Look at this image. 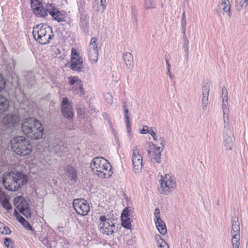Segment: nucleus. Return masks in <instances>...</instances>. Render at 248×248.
Returning a JSON list of instances; mask_svg holds the SVG:
<instances>
[{
    "label": "nucleus",
    "mask_w": 248,
    "mask_h": 248,
    "mask_svg": "<svg viewBox=\"0 0 248 248\" xmlns=\"http://www.w3.org/2000/svg\"><path fill=\"white\" fill-rule=\"evenodd\" d=\"M68 65L72 70L77 72H81L84 67L83 58L75 48L71 49L70 61L68 62Z\"/></svg>",
    "instance_id": "6e6552de"
},
{
    "label": "nucleus",
    "mask_w": 248,
    "mask_h": 248,
    "mask_svg": "<svg viewBox=\"0 0 248 248\" xmlns=\"http://www.w3.org/2000/svg\"><path fill=\"white\" fill-rule=\"evenodd\" d=\"M62 53V54L60 55L59 57L60 58L63 60L65 58V57L67 56V52L64 50H63V51Z\"/></svg>",
    "instance_id": "5fc2aeb1"
},
{
    "label": "nucleus",
    "mask_w": 248,
    "mask_h": 248,
    "mask_svg": "<svg viewBox=\"0 0 248 248\" xmlns=\"http://www.w3.org/2000/svg\"><path fill=\"white\" fill-rule=\"evenodd\" d=\"M209 87L208 85H204L202 89V106L203 110H205L209 103Z\"/></svg>",
    "instance_id": "aec40b11"
},
{
    "label": "nucleus",
    "mask_w": 248,
    "mask_h": 248,
    "mask_svg": "<svg viewBox=\"0 0 248 248\" xmlns=\"http://www.w3.org/2000/svg\"><path fill=\"white\" fill-rule=\"evenodd\" d=\"M53 50L56 56H58L59 55H60L64 50L62 48L56 47H54Z\"/></svg>",
    "instance_id": "de8ad7c7"
},
{
    "label": "nucleus",
    "mask_w": 248,
    "mask_h": 248,
    "mask_svg": "<svg viewBox=\"0 0 248 248\" xmlns=\"http://www.w3.org/2000/svg\"><path fill=\"white\" fill-rule=\"evenodd\" d=\"M222 111L223 114L224 124H229L228 115L229 112L228 100H222Z\"/></svg>",
    "instance_id": "5701e85b"
},
{
    "label": "nucleus",
    "mask_w": 248,
    "mask_h": 248,
    "mask_svg": "<svg viewBox=\"0 0 248 248\" xmlns=\"http://www.w3.org/2000/svg\"><path fill=\"white\" fill-rule=\"evenodd\" d=\"M232 134L229 125L224 124L223 145L226 150H231L233 147Z\"/></svg>",
    "instance_id": "ddd939ff"
},
{
    "label": "nucleus",
    "mask_w": 248,
    "mask_h": 248,
    "mask_svg": "<svg viewBox=\"0 0 248 248\" xmlns=\"http://www.w3.org/2000/svg\"><path fill=\"white\" fill-rule=\"evenodd\" d=\"M47 10L48 13L55 20L59 22L64 20L65 17L64 15L52 4L47 5Z\"/></svg>",
    "instance_id": "6ab92c4d"
},
{
    "label": "nucleus",
    "mask_w": 248,
    "mask_h": 248,
    "mask_svg": "<svg viewBox=\"0 0 248 248\" xmlns=\"http://www.w3.org/2000/svg\"><path fill=\"white\" fill-rule=\"evenodd\" d=\"M166 66H167V70L168 71L169 69L170 70H171V66H170V65L168 61L166 60Z\"/></svg>",
    "instance_id": "6e6d98bb"
},
{
    "label": "nucleus",
    "mask_w": 248,
    "mask_h": 248,
    "mask_svg": "<svg viewBox=\"0 0 248 248\" xmlns=\"http://www.w3.org/2000/svg\"><path fill=\"white\" fill-rule=\"evenodd\" d=\"M2 182L5 189L11 191H16L27 182L26 177L21 172L5 173Z\"/></svg>",
    "instance_id": "f03ea898"
},
{
    "label": "nucleus",
    "mask_w": 248,
    "mask_h": 248,
    "mask_svg": "<svg viewBox=\"0 0 248 248\" xmlns=\"http://www.w3.org/2000/svg\"><path fill=\"white\" fill-rule=\"evenodd\" d=\"M93 171L102 179L109 178L112 174L109 162L102 157L93 158L90 164Z\"/></svg>",
    "instance_id": "20e7f679"
},
{
    "label": "nucleus",
    "mask_w": 248,
    "mask_h": 248,
    "mask_svg": "<svg viewBox=\"0 0 248 248\" xmlns=\"http://www.w3.org/2000/svg\"><path fill=\"white\" fill-rule=\"evenodd\" d=\"M47 5H46L45 7H41L39 10V13H34L36 16L41 17H45L47 15Z\"/></svg>",
    "instance_id": "72a5a7b5"
},
{
    "label": "nucleus",
    "mask_w": 248,
    "mask_h": 248,
    "mask_svg": "<svg viewBox=\"0 0 248 248\" xmlns=\"http://www.w3.org/2000/svg\"><path fill=\"white\" fill-rule=\"evenodd\" d=\"M240 234V226L238 218L233 217L232 220L231 235Z\"/></svg>",
    "instance_id": "b1692460"
},
{
    "label": "nucleus",
    "mask_w": 248,
    "mask_h": 248,
    "mask_svg": "<svg viewBox=\"0 0 248 248\" xmlns=\"http://www.w3.org/2000/svg\"><path fill=\"white\" fill-rule=\"evenodd\" d=\"M159 183L160 192L164 195H167L171 193L176 186L175 178L170 174H166L164 176H161Z\"/></svg>",
    "instance_id": "0eeeda50"
},
{
    "label": "nucleus",
    "mask_w": 248,
    "mask_h": 248,
    "mask_svg": "<svg viewBox=\"0 0 248 248\" xmlns=\"http://www.w3.org/2000/svg\"><path fill=\"white\" fill-rule=\"evenodd\" d=\"M66 175L70 179L71 181L75 182L77 179V175L75 169L72 166H67L66 168Z\"/></svg>",
    "instance_id": "bb28decb"
},
{
    "label": "nucleus",
    "mask_w": 248,
    "mask_h": 248,
    "mask_svg": "<svg viewBox=\"0 0 248 248\" xmlns=\"http://www.w3.org/2000/svg\"><path fill=\"white\" fill-rule=\"evenodd\" d=\"M248 0H236V8L238 11H240L243 8L248 5Z\"/></svg>",
    "instance_id": "f704fd0d"
},
{
    "label": "nucleus",
    "mask_w": 248,
    "mask_h": 248,
    "mask_svg": "<svg viewBox=\"0 0 248 248\" xmlns=\"http://www.w3.org/2000/svg\"><path fill=\"white\" fill-rule=\"evenodd\" d=\"M14 204L16 208L14 212L19 222L28 230H31V226L26 221L24 217L18 214L17 212V211L19 212L27 218L31 217V211L27 202L22 197L18 196L15 198Z\"/></svg>",
    "instance_id": "7ed1b4c3"
},
{
    "label": "nucleus",
    "mask_w": 248,
    "mask_h": 248,
    "mask_svg": "<svg viewBox=\"0 0 248 248\" xmlns=\"http://www.w3.org/2000/svg\"><path fill=\"white\" fill-rule=\"evenodd\" d=\"M161 212L158 208H156L154 213V220L155 222L162 220L160 217Z\"/></svg>",
    "instance_id": "a19ab883"
},
{
    "label": "nucleus",
    "mask_w": 248,
    "mask_h": 248,
    "mask_svg": "<svg viewBox=\"0 0 248 248\" xmlns=\"http://www.w3.org/2000/svg\"><path fill=\"white\" fill-rule=\"evenodd\" d=\"M42 7L41 4H40V6L36 7V10L35 11H32L34 13H39L38 10Z\"/></svg>",
    "instance_id": "4d7b16f0"
},
{
    "label": "nucleus",
    "mask_w": 248,
    "mask_h": 248,
    "mask_svg": "<svg viewBox=\"0 0 248 248\" xmlns=\"http://www.w3.org/2000/svg\"><path fill=\"white\" fill-rule=\"evenodd\" d=\"M122 225L126 229H130L131 225L132 217L126 216L124 215H121Z\"/></svg>",
    "instance_id": "7c9ffc66"
},
{
    "label": "nucleus",
    "mask_w": 248,
    "mask_h": 248,
    "mask_svg": "<svg viewBox=\"0 0 248 248\" xmlns=\"http://www.w3.org/2000/svg\"><path fill=\"white\" fill-rule=\"evenodd\" d=\"M164 147H157L151 148L148 152L149 157L153 162L159 163L161 162V153Z\"/></svg>",
    "instance_id": "a211bd4d"
},
{
    "label": "nucleus",
    "mask_w": 248,
    "mask_h": 248,
    "mask_svg": "<svg viewBox=\"0 0 248 248\" xmlns=\"http://www.w3.org/2000/svg\"><path fill=\"white\" fill-rule=\"evenodd\" d=\"M154 142L152 143L153 147H164L165 140L163 138L157 136L154 130L151 133Z\"/></svg>",
    "instance_id": "412c9836"
},
{
    "label": "nucleus",
    "mask_w": 248,
    "mask_h": 248,
    "mask_svg": "<svg viewBox=\"0 0 248 248\" xmlns=\"http://www.w3.org/2000/svg\"><path fill=\"white\" fill-rule=\"evenodd\" d=\"M181 23V27L182 28L183 33L185 34V30H186V19H182Z\"/></svg>",
    "instance_id": "8fccbe9b"
},
{
    "label": "nucleus",
    "mask_w": 248,
    "mask_h": 248,
    "mask_svg": "<svg viewBox=\"0 0 248 248\" xmlns=\"http://www.w3.org/2000/svg\"><path fill=\"white\" fill-rule=\"evenodd\" d=\"M6 82L4 78L0 74V92L4 89ZM9 101L8 99L0 94V113L6 111L9 108Z\"/></svg>",
    "instance_id": "dca6fc26"
},
{
    "label": "nucleus",
    "mask_w": 248,
    "mask_h": 248,
    "mask_svg": "<svg viewBox=\"0 0 248 248\" xmlns=\"http://www.w3.org/2000/svg\"><path fill=\"white\" fill-rule=\"evenodd\" d=\"M167 74L169 76L170 79V80H173L174 78V76L172 74V72L171 70H170L169 69L167 71Z\"/></svg>",
    "instance_id": "864d4df0"
},
{
    "label": "nucleus",
    "mask_w": 248,
    "mask_h": 248,
    "mask_svg": "<svg viewBox=\"0 0 248 248\" xmlns=\"http://www.w3.org/2000/svg\"><path fill=\"white\" fill-rule=\"evenodd\" d=\"M0 232L3 234H8L10 233V230L3 223L0 222Z\"/></svg>",
    "instance_id": "58836bf2"
},
{
    "label": "nucleus",
    "mask_w": 248,
    "mask_h": 248,
    "mask_svg": "<svg viewBox=\"0 0 248 248\" xmlns=\"http://www.w3.org/2000/svg\"><path fill=\"white\" fill-rule=\"evenodd\" d=\"M70 90L74 93L79 96L84 94V89L82 81L76 76H70L68 78Z\"/></svg>",
    "instance_id": "9d476101"
},
{
    "label": "nucleus",
    "mask_w": 248,
    "mask_h": 248,
    "mask_svg": "<svg viewBox=\"0 0 248 248\" xmlns=\"http://www.w3.org/2000/svg\"><path fill=\"white\" fill-rule=\"evenodd\" d=\"M16 65V62L15 60L13 59H11L9 61V63H8L7 67L10 70H12Z\"/></svg>",
    "instance_id": "49530a36"
},
{
    "label": "nucleus",
    "mask_w": 248,
    "mask_h": 248,
    "mask_svg": "<svg viewBox=\"0 0 248 248\" xmlns=\"http://www.w3.org/2000/svg\"><path fill=\"white\" fill-rule=\"evenodd\" d=\"M222 100H228V92L226 88L222 89Z\"/></svg>",
    "instance_id": "09e8293b"
},
{
    "label": "nucleus",
    "mask_w": 248,
    "mask_h": 248,
    "mask_svg": "<svg viewBox=\"0 0 248 248\" xmlns=\"http://www.w3.org/2000/svg\"><path fill=\"white\" fill-rule=\"evenodd\" d=\"M73 205L76 212L81 216L87 215L90 211L89 203L84 199H75L73 202Z\"/></svg>",
    "instance_id": "9b49d317"
},
{
    "label": "nucleus",
    "mask_w": 248,
    "mask_h": 248,
    "mask_svg": "<svg viewBox=\"0 0 248 248\" xmlns=\"http://www.w3.org/2000/svg\"><path fill=\"white\" fill-rule=\"evenodd\" d=\"M21 129L24 134L32 140L42 138L44 127L39 121L33 117L24 119L21 123Z\"/></svg>",
    "instance_id": "f257e3e1"
},
{
    "label": "nucleus",
    "mask_w": 248,
    "mask_h": 248,
    "mask_svg": "<svg viewBox=\"0 0 248 248\" xmlns=\"http://www.w3.org/2000/svg\"><path fill=\"white\" fill-rule=\"evenodd\" d=\"M104 99L107 101L108 103L111 104L113 102V99H112V96L108 93H106L104 95Z\"/></svg>",
    "instance_id": "c03bdc74"
},
{
    "label": "nucleus",
    "mask_w": 248,
    "mask_h": 248,
    "mask_svg": "<svg viewBox=\"0 0 248 248\" xmlns=\"http://www.w3.org/2000/svg\"><path fill=\"white\" fill-rule=\"evenodd\" d=\"M124 116L125 119H129V118L128 114V110L126 106H124Z\"/></svg>",
    "instance_id": "603ef678"
},
{
    "label": "nucleus",
    "mask_w": 248,
    "mask_h": 248,
    "mask_svg": "<svg viewBox=\"0 0 248 248\" xmlns=\"http://www.w3.org/2000/svg\"><path fill=\"white\" fill-rule=\"evenodd\" d=\"M31 171L33 173H36L42 170V168L38 164L33 163L30 166Z\"/></svg>",
    "instance_id": "e433bc0d"
},
{
    "label": "nucleus",
    "mask_w": 248,
    "mask_h": 248,
    "mask_svg": "<svg viewBox=\"0 0 248 248\" xmlns=\"http://www.w3.org/2000/svg\"><path fill=\"white\" fill-rule=\"evenodd\" d=\"M4 244L7 248H13V242L10 238H6L4 239Z\"/></svg>",
    "instance_id": "a18cd8bd"
},
{
    "label": "nucleus",
    "mask_w": 248,
    "mask_h": 248,
    "mask_svg": "<svg viewBox=\"0 0 248 248\" xmlns=\"http://www.w3.org/2000/svg\"><path fill=\"white\" fill-rule=\"evenodd\" d=\"M155 4L153 0H144V7L146 9L155 8Z\"/></svg>",
    "instance_id": "4c0bfd02"
},
{
    "label": "nucleus",
    "mask_w": 248,
    "mask_h": 248,
    "mask_svg": "<svg viewBox=\"0 0 248 248\" xmlns=\"http://www.w3.org/2000/svg\"><path fill=\"white\" fill-rule=\"evenodd\" d=\"M50 147H52V149L56 153H59L62 151V149H60V145L58 143H54V145H49Z\"/></svg>",
    "instance_id": "37998d69"
},
{
    "label": "nucleus",
    "mask_w": 248,
    "mask_h": 248,
    "mask_svg": "<svg viewBox=\"0 0 248 248\" xmlns=\"http://www.w3.org/2000/svg\"><path fill=\"white\" fill-rule=\"evenodd\" d=\"M32 34L34 39L41 44L48 43L53 36L52 29L46 24H38L33 27Z\"/></svg>",
    "instance_id": "423d86ee"
},
{
    "label": "nucleus",
    "mask_w": 248,
    "mask_h": 248,
    "mask_svg": "<svg viewBox=\"0 0 248 248\" xmlns=\"http://www.w3.org/2000/svg\"><path fill=\"white\" fill-rule=\"evenodd\" d=\"M0 203L3 207L7 210L12 208V206L9 202L8 197L6 195L5 192L0 189Z\"/></svg>",
    "instance_id": "4be33fe9"
},
{
    "label": "nucleus",
    "mask_w": 248,
    "mask_h": 248,
    "mask_svg": "<svg viewBox=\"0 0 248 248\" xmlns=\"http://www.w3.org/2000/svg\"><path fill=\"white\" fill-rule=\"evenodd\" d=\"M114 221V219L108 218L105 216H101L98 225L100 232L107 235H111L113 233L115 230Z\"/></svg>",
    "instance_id": "1a4fd4ad"
},
{
    "label": "nucleus",
    "mask_w": 248,
    "mask_h": 248,
    "mask_svg": "<svg viewBox=\"0 0 248 248\" xmlns=\"http://www.w3.org/2000/svg\"><path fill=\"white\" fill-rule=\"evenodd\" d=\"M62 112L66 118L72 119L74 116V111L71 103L67 98H64L62 102Z\"/></svg>",
    "instance_id": "2eb2a0df"
},
{
    "label": "nucleus",
    "mask_w": 248,
    "mask_h": 248,
    "mask_svg": "<svg viewBox=\"0 0 248 248\" xmlns=\"http://www.w3.org/2000/svg\"><path fill=\"white\" fill-rule=\"evenodd\" d=\"M47 5H46L45 7H41L39 10V13H34L36 16L41 17H45L47 15Z\"/></svg>",
    "instance_id": "473e14b6"
},
{
    "label": "nucleus",
    "mask_w": 248,
    "mask_h": 248,
    "mask_svg": "<svg viewBox=\"0 0 248 248\" xmlns=\"http://www.w3.org/2000/svg\"><path fill=\"white\" fill-rule=\"evenodd\" d=\"M123 59L126 67L128 69H131L133 67V58L132 55L128 52L124 53L123 55Z\"/></svg>",
    "instance_id": "393cba45"
},
{
    "label": "nucleus",
    "mask_w": 248,
    "mask_h": 248,
    "mask_svg": "<svg viewBox=\"0 0 248 248\" xmlns=\"http://www.w3.org/2000/svg\"><path fill=\"white\" fill-rule=\"evenodd\" d=\"M135 147L133 152L132 160L134 171L136 174L139 173L142 168V157Z\"/></svg>",
    "instance_id": "4468645a"
},
{
    "label": "nucleus",
    "mask_w": 248,
    "mask_h": 248,
    "mask_svg": "<svg viewBox=\"0 0 248 248\" xmlns=\"http://www.w3.org/2000/svg\"><path fill=\"white\" fill-rule=\"evenodd\" d=\"M97 38L93 37L91 39L88 46V57L92 63H95L98 59Z\"/></svg>",
    "instance_id": "f8f14e48"
},
{
    "label": "nucleus",
    "mask_w": 248,
    "mask_h": 248,
    "mask_svg": "<svg viewBox=\"0 0 248 248\" xmlns=\"http://www.w3.org/2000/svg\"><path fill=\"white\" fill-rule=\"evenodd\" d=\"M155 239L157 243L158 248H169V245L158 234H156L155 236Z\"/></svg>",
    "instance_id": "c756f323"
},
{
    "label": "nucleus",
    "mask_w": 248,
    "mask_h": 248,
    "mask_svg": "<svg viewBox=\"0 0 248 248\" xmlns=\"http://www.w3.org/2000/svg\"><path fill=\"white\" fill-rule=\"evenodd\" d=\"M107 6L106 0H94L93 8L96 11L103 12Z\"/></svg>",
    "instance_id": "a878e982"
},
{
    "label": "nucleus",
    "mask_w": 248,
    "mask_h": 248,
    "mask_svg": "<svg viewBox=\"0 0 248 248\" xmlns=\"http://www.w3.org/2000/svg\"><path fill=\"white\" fill-rule=\"evenodd\" d=\"M182 19H186L185 12H183Z\"/></svg>",
    "instance_id": "13d9d810"
},
{
    "label": "nucleus",
    "mask_w": 248,
    "mask_h": 248,
    "mask_svg": "<svg viewBox=\"0 0 248 248\" xmlns=\"http://www.w3.org/2000/svg\"><path fill=\"white\" fill-rule=\"evenodd\" d=\"M154 128L153 127H148L147 125H144L141 129H140L139 132L141 134H146L149 133L151 135V133L154 131Z\"/></svg>",
    "instance_id": "c9c22d12"
},
{
    "label": "nucleus",
    "mask_w": 248,
    "mask_h": 248,
    "mask_svg": "<svg viewBox=\"0 0 248 248\" xmlns=\"http://www.w3.org/2000/svg\"><path fill=\"white\" fill-rule=\"evenodd\" d=\"M220 9L227 13L229 16H231L230 8L231 4L229 0H221L219 4Z\"/></svg>",
    "instance_id": "c85d7f7f"
},
{
    "label": "nucleus",
    "mask_w": 248,
    "mask_h": 248,
    "mask_svg": "<svg viewBox=\"0 0 248 248\" xmlns=\"http://www.w3.org/2000/svg\"><path fill=\"white\" fill-rule=\"evenodd\" d=\"M156 228L159 232L162 235H165L167 232L166 224L162 220L155 222Z\"/></svg>",
    "instance_id": "cd10ccee"
},
{
    "label": "nucleus",
    "mask_w": 248,
    "mask_h": 248,
    "mask_svg": "<svg viewBox=\"0 0 248 248\" xmlns=\"http://www.w3.org/2000/svg\"><path fill=\"white\" fill-rule=\"evenodd\" d=\"M125 124H126V127L127 132L128 133H130L131 132V127H130V122H129V119H125Z\"/></svg>",
    "instance_id": "3c124183"
},
{
    "label": "nucleus",
    "mask_w": 248,
    "mask_h": 248,
    "mask_svg": "<svg viewBox=\"0 0 248 248\" xmlns=\"http://www.w3.org/2000/svg\"><path fill=\"white\" fill-rule=\"evenodd\" d=\"M12 150L21 156H27L31 153L32 147L29 140L24 136H16L10 141Z\"/></svg>",
    "instance_id": "39448f33"
},
{
    "label": "nucleus",
    "mask_w": 248,
    "mask_h": 248,
    "mask_svg": "<svg viewBox=\"0 0 248 248\" xmlns=\"http://www.w3.org/2000/svg\"><path fill=\"white\" fill-rule=\"evenodd\" d=\"M133 212V211L132 208L130 207H126L123 210L121 215H124L132 217Z\"/></svg>",
    "instance_id": "ea45409f"
},
{
    "label": "nucleus",
    "mask_w": 248,
    "mask_h": 248,
    "mask_svg": "<svg viewBox=\"0 0 248 248\" xmlns=\"http://www.w3.org/2000/svg\"><path fill=\"white\" fill-rule=\"evenodd\" d=\"M19 121L20 117L18 114H9L4 117L2 123L7 127H15Z\"/></svg>",
    "instance_id": "f3484780"
},
{
    "label": "nucleus",
    "mask_w": 248,
    "mask_h": 248,
    "mask_svg": "<svg viewBox=\"0 0 248 248\" xmlns=\"http://www.w3.org/2000/svg\"><path fill=\"white\" fill-rule=\"evenodd\" d=\"M40 2L38 0H31V7L32 11L36 10V7L40 6Z\"/></svg>",
    "instance_id": "79ce46f5"
},
{
    "label": "nucleus",
    "mask_w": 248,
    "mask_h": 248,
    "mask_svg": "<svg viewBox=\"0 0 248 248\" xmlns=\"http://www.w3.org/2000/svg\"><path fill=\"white\" fill-rule=\"evenodd\" d=\"M240 234L232 235V248H239Z\"/></svg>",
    "instance_id": "2f4dec72"
}]
</instances>
